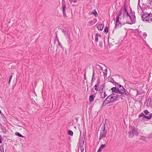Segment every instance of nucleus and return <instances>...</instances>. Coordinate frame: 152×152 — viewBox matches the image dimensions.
I'll list each match as a JSON object with an SVG mask.
<instances>
[{"instance_id": "nucleus-1", "label": "nucleus", "mask_w": 152, "mask_h": 152, "mask_svg": "<svg viewBox=\"0 0 152 152\" xmlns=\"http://www.w3.org/2000/svg\"><path fill=\"white\" fill-rule=\"evenodd\" d=\"M127 7H126V5H124V7L121 8L119 13L116 17V22H119V19H120V17L121 16L122 14H123V19L126 17H129L131 21V22L130 23L126 21V23L132 24L134 23V20H132L131 16L129 13L128 11L127 10Z\"/></svg>"}, {"instance_id": "nucleus-2", "label": "nucleus", "mask_w": 152, "mask_h": 152, "mask_svg": "<svg viewBox=\"0 0 152 152\" xmlns=\"http://www.w3.org/2000/svg\"><path fill=\"white\" fill-rule=\"evenodd\" d=\"M141 10L142 12V14H140L141 15L142 20L144 22L152 23V13L143 12L142 10Z\"/></svg>"}, {"instance_id": "nucleus-3", "label": "nucleus", "mask_w": 152, "mask_h": 152, "mask_svg": "<svg viewBox=\"0 0 152 152\" xmlns=\"http://www.w3.org/2000/svg\"><path fill=\"white\" fill-rule=\"evenodd\" d=\"M112 92H115L116 94H119L120 95H119V99L121 98V100H125L126 99V97L125 96V93L119 90L118 88H117L116 87H113L111 89Z\"/></svg>"}, {"instance_id": "nucleus-4", "label": "nucleus", "mask_w": 152, "mask_h": 152, "mask_svg": "<svg viewBox=\"0 0 152 152\" xmlns=\"http://www.w3.org/2000/svg\"><path fill=\"white\" fill-rule=\"evenodd\" d=\"M138 131V129L134 126H129V137L132 138L134 134L137 133Z\"/></svg>"}, {"instance_id": "nucleus-5", "label": "nucleus", "mask_w": 152, "mask_h": 152, "mask_svg": "<svg viewBox=\"0 0 152 152\" xmlns=\"http://www.w3.org/2000/svg\"><path fill=\"white\" fill-rule=\"evenodd\" d=\"M105 85L104 83L101 85V88L99 90V94L101 98L104 99L107 96L105 91H104V88L105 87Z\"/></svg>"}, {"instance_id": "nucleus-6", "label": "nucleus", "mask_w": 152, "mask_h": 152, "mask_svg": "<svg viewBox=\"0 0 152 152\" xmlns=\"http://www.w3.org/2000/svg\"><path fill=\"white\" fill-rule=\"evenodd\" d=\"M118 85L119 87H118L117 88H119V91L124 92L125 95L128 96L129 95V92L126 90L120 84H118Z\"/></svg>"}, {"instance_id": "nucleus-7", "label": "nucleus", "mask_w": 152, "mask_h": 152, "mask_svg": "<svg viewBox=\"0 0 152 152\" xmlns=\"http://www.w3.org/2000/svg\"><path fill=\"white\" fill-rule=\"evenodd\" d=\"M62 4L63 15L64 17H66V14L65 12V9L66 8V4L65 1H62Z\"/></svg>"}, {"instance_id": "nucleus-8", "label": "nucleus", "mask_w": 152, "mask_h": 152, "mask_svg": "<svg viewBox=\"0 0 152 152\" xmlns=\"http://www.w3.org/2000/svg\"><path fill=\"white\" fill-rule=\"evenodd\" d=\"M125 23H121V22L119 20V22H116V18L115 22V28H118L121 27L123 25L125 24Z\"/></svg>"}, {"instance_id": "nucleus-9", "label": "nucleus", "mask_w": 152, "mask_h": 152, "mask_svg": "<svg viewBox=\"0 0 152 152\" xmlns=\"http://www.w3.org/2000/svg\"><path fill=\"white\" fill-rule=\"evenodd\" d=\"M106 132H100L99 139L100 140L106 137Z\"/></svg>"}, {"instance_id": "nucleus-10", "label": "nucleus", "mask_w": 152, "mask_h": 152, "mask_svg": "<svg viewBox=\"0 0 152 152\" xmlns=\"http://www.w3.org/2000/svg\"><path fill=\"white\" fill-rule=\"evenodd\" d=\"M96 26L97 28L99 30L102 31L104 27V25H102V24H96Z\"/></svg>"}, {"instance_id": "nucleus-11", "label": "nucleus", "mask_w": 152, "mask_h": 152, "mask_svg": "<svg viewBox=\"0 0 152 152\" xmlns=\"http://www.w3.org/2000/svg\"><path fill=\"white\" fill-rule=\"evenodd\" d=\"M139 118H141V117H143L145 118L148 120H150L151 119L150 116H147L145 115L143 113H140V114L138 116Z\"/></svg>"}, {"instance_id": "nucleus-12", "label": "nucleus", "mask_w": 152, "mask_h": 152, "mask_svg": "<svg viewBox=\"0 0 152 152\" xmlns=\"http://www.w3.org/2000/svg\"><path fill=\"white\" fill-rule=\"evenodd\" d=\"M104 102H107V103H106V104H108L111 102L110 95L108 96L106 98V99L104 100Z\"/></svg>"}, {"instance_id": "nucleus-13", "label": "nucleus", "mask_w": 152, "mask_h": 152, "mask_svg": "<svg viewBox=\"0 0 152 152\" xmlns=\"http://www.w3.org/2000/svg\"><path fill=\"white\" fill-rule=\"evenodd\" d=\"M108 80L109 82H110L112 83L115 86H116L117 85H118V84L113 79L112 77H110V78L108 79Z\"/></svg>"}, {"instance_id": "nucleus-14", "label": "nucleus", "mask_w": 152, "mask_h": 152, "mask_svg": "<svg viewBox=\"0 0 152 152\" xmlns=\"http://www.w3.org/2000/svg\"><path fill=\"white\" fill-rule=\"evenodd\" d=\"M96 93H95V95L92 94L91 95L89 96V100L90 102H92L94 99V98L95 97V95L96 94Z\"/></svg>"}, {"instance_id": "nucleus-15", "label": "nucleus", "mask_w": 152, "mask_h": 152, "mask_svg": "<svg viewBox=\"0 0 152 152\" xmlns=\"http://www.w3.org/2000/svg\"><path fill=\"white\" fill-rule=\"evenodd\" d=\"M114 94V93H113L110 95L111 102H115V101H117L115 99Z\"/></svg>"}, {"instance_id": "nucleus-16", "label": "nucleus", "mask_w": 152, "mask_h": 152, "mask_svg": "<svg viewBox=\"0 0 152 152\" xmlns=\"http://www.w3.org/2000/svg\"><path fill=\"white\" fill-rule=\"evenodd\" d=\"M93 75H92V80H91V83H93L95 80V78L94 77V76H95V73L94 69V68L93 69Z\"/></svg>"}, {"instance_id": "nucleus-17", "label": "nucleus", "mask_w": 152, "mask_h": 152, "mask_svg": "<svg viewBox=\"0 0 152 152\" xmlns=\"http://www.w3.org/2000/svg\"><path fill=\"white\" fill-rule=\"evenodd\" d=\"M61 30L62 32L64 33L65 37H66L67 34H70L69 33V31H68V30L65 31L63 29H61Z\"/></svg>"}, {"instance_id": "nucleus-18", "label": "nucleus", "mask_w": 152, "mask_h": 152, "mask_svg": "<svg viewBox=\"0 0 152 152\" xmlns=\"http://www.w3.org/2000/svg\"><path fill=\"white\" fill-rule=\"evenodd\" d=\"M151 98L150 97H149L147 101V105L146 106L148 107L151 104Z\"/></svg>"}, {"instance_id": "nucleus-19", "label": "nucleus", "mask_w": 152, "mask_h": 152, "mask_svg": "<svg viewBox=\"0 0 152 152\" xmlns=\"http://www.w3.org/2000/svg\"><path fill=\"white\" fill-rule=\"evenodd\" d=\"M98 37H102V36L100 34L97 33L95 35V41L96 42H98Z\"/></svg>"}, {"instance_id": "nucleus-20", "label": "nucleus", "mask_w": 152, "mask_h": 152, "mask_svg": "<svg viewBox=\"0 0 152 152\" xmlns=\"http://www.w3.org/2000/svg\"><path fill=\"white\" fill-rule=\"evenodd\" d=\"M84 145V140H82V143H81L80 145V151L81 152H83L84 151V148L83 147Z\"/></svg>"}, {"instance_id": "nucleus-21", "label": "nucleus", "mask_w": 152, "mask_h": 152, "mask_svg": "<svg viewBox=\"0 0 152 152\" xmlns=\"http://www.w3.org/2000/svg\"><path fill=\"white\" fill-rule=\"evenodd\" d=\"M67 40V42L69 43H70L72 42V40L71 39V38L70 36V34H67L66 36V37Z\"/></svg>"}, {"instance_id": "nucleus-22", "label": "nucleus", "mask_w": 152, "mask_h": 152, "mask_svg": "<svg viewBox=\"0 0 152 152\" xmlns=\"http://www.w3.org/2000/svg\"><path fill=\"white\" fill-rule=\"evenodd\" d=\"M118 94H114V97H115V99L116 100L118 101L119 99V95Z\"/></svg>"}, {"instance_id": "nucleus-23", "label": "nucleus", "mask_w": 152, "mask_h": 152, "mask_svg": "<svg viewBox=\"0 0 152 152\" xmlns=\"http://www.w3.org/2000/svg\"><path fill=\"white\" fill-rule=\"evenodd\" d=\"M91 14L94 15V16L96 17L98 15L97 13V12L96 11V10L95 9L94 10H93V11L91 13Z\"/></svg>"}, {"instance_id": "nucleus-24", "label": "nucleus", "mask_w": 152, "mask_h": 152, "mask_svg": "<svg viewBox=\"0 0 152 152\" xmlns=\"http://www.w3.org/2000/svg\"><path fill=\"white\" fill-rule=\"evenodd\" d=\"M15 134L17 136H18L20 137L23 138L24 136L22 135L20 133L18 132H16L15 133Z\"/></svg>"}, {"instance_id": "nucleus-25", "label": "nucleus", "mask_w": 152, "mask_h": 152, "mask_svg": "<svg viewBox=\"0 0 152 152\" xmlns=\"http://www.w3.org/2000/svg\"><path fill=\"white\" fill-rule=\"evenodd\" d=\"M132 18V20H134V23L135 21V16L134 15V12L133 13H132V15H131Z\"/></svg>"}, {"instance_id": "nucleus-26", "label": "nucleus", "mask_w": 152, "mask_h": 152, "mask_svg": "<svg viewBox=\"0 0 152 152\" xmlns=\"http://www.w3.org/2000/svg\"><path fill=\"white\" fill-rule=\"evenodd\" d=\"M68 134H69L71 136H72L73 134V132L70 130H68Z\"/></svg>"}, {"instance_id": "nucleus-27", "label": "nucleus", "mask_w": 152, "mask_h": 152, "mask_svg": "<svg viewBox=\"0 0 152 152\" xmlns=\"http://www.w3.org/2000/svg\"><path fill=\"white\" fill-rule=\"evenodd\" d=\"M103 125L104 126H103V127H102L101 128H102V129L103 128L102 131L101 132H106L105 131V124H103Z\"/></svg>"}, {"instance_id": "nucleus-28", "label": "nucleus", "mask_w": 152, "mask_h": 152, "mask_svg": "<svg viewBox=\"0 0 152 152\" xmlns=\"http://www.w3.org/2000/svg\"><path fill=\"white\" fill-rule=\"evenodd\" d=\"M100 80L99 78L97 81V83L95 85H97V86H99L100 85Z\"/></svg>"}, {"instance_id": "nucleus-29", "label": "nucleus", "mask_w": 152, "mask_h": 152, "mask_svg": "<svg viewBox=\"0 0 152 152\" xmlns=\"http://www.w3.org/2000/svg\"><path fill=\"white\" fill-rule=\"evenodd\" d=\"M104 32L105 34L107 33L108 32V28L107 26H106L104 28Z\"/></svg>"}, {"instance_id": "nucleus-30", "label": "nucleus", "mask_w": 152, "mask_h": 152, "mask_svg": "<svg viewBox=\"0 0 152 152\" xmlns=\"http://www.w3.org/2000/svg\"><path fill=\"white\" fill-rule=\"evenodd\" d=\"M99 46L101 48L103 46V42L102 41H99Z\"/></svg>"}, {"instance_id": "nucleus-31", "label": "nucleus", "mask_w": 152, "mask_h": 152, "mask_svg": "<svg viewBox=\"0 0 152 152\" xmlns=\"http://www.w3.org/2000/svg\"><path fill=\"white\" fill-rule=\"evenodd\" d=\"M78 0H69V1H70L71 3L73 2L74 3H76Z\"/></svg>"}, {"instance_id": "nucleus-32", "label": "nucleus", "mask_w": 152, "mask_h": 152, "mask_svg": "<svg viewBox=\"0 0 152 152\" xmlns=\"http://www.w3.org/2000/svg\"><path fill=\"white\" fill-rule=\"evenodd\" d=\"M105 145H106L105 144H102L100 146L99 148H100L102 150V149L104 148V147L105 146Z\"/></svg>"}, {"instance_id": "nucleus-33", "label": "nucleus", "mask_w": 152, "mask_h": 152, "mask_svg": "<svg viewBox=\"0 0 152 152\" xmlns=\"http://www.w3.org/2000/svg\"><path fill=\"white\" fill-rule=\"evenodd\" d=\"M140 139L141 140H143L144 141L146 139V138L144 136H141L140 137Z\"/></svg>"}, {"instance_id": "nucleus-34", "label": "nucleus", "mask_w": 152, "mask_h": 152, "mask_svg": "<svg viewBox=\"0 0 152 152\" xmlns=\"http://www.w3.org/2000/svg\"><path fill=\"white\" fill-rule=\"evenodd\" d=\"M58 45L60 46L61 48L63 50H64L63 47L62 45L61 44L58 38Z\"/></svg>"}, {"instance_id": "nucleus-35", "label": "nucleus", "mask_w": 152, "mask_h": 152, "mask_svg": "<svg viewBox=\"0 0 152 152\" xmlns=\"http://www.w3.org/2000/svg\"><path fill=\"white\" fill-rule=\"evenodd\" d=\"M144 112L146 115H148L149 113V111L147 110H145Z\"/></svg>"}, {"instance_id": "nucleus-36", "label": "nucleus", "mask_w": 152, "mask_h": 152, "mask_svg": "<svg viewBox=\"0 0 152 152\" xmlns=\"http://www.w3.org/2000/svg\"><path fill=\"white\" fill-rule=\"evenodd\" d=\"M0 152H4V148L3 147L1 146L0 147Z\"/></svg>"}, {"instance_id": "nucleus-37", "label": "nucleus", "mask_w": 152, "mask_h": 152, "mask_svg": "<svg viewBox=\"0 0 152 152\" xmlns=\"http://www.w3.org/2000/svg\"><path fill=\"white\" fill-rule=\"evenodd\" d=\"M98 87H99L98 86H97V85H95L94 86V89L96 91H97L98 90Z\"/></svg>"}, {"instance_id": "nucleus-38", "label": "nucleus", "mask_w": 152, "mask_h": 152, "mask_svg": "<svg viewBox=\"0 0 152 152\" xmlns=\"http://www.w3.org/2000/svg\"><path fill=\"white\" fill-rule=\"evenodd\" d=\"M1 129L3 131L5 132L6 131V129H4V127L3 126L1 127Z\"/></svg>"}, {"instance_id": "nucleus-39", "label": "nucleus", "mask_w": 152, "mask_h": 152, "mask_svg": "<svg viewBox=\"0 0 152 152\" xmlns=\"http://www.w3.org/2000/svg\"><path fill=\"white\" fill-rule=\"evenodd\" d=\"M2 141V138L1 136L0 135V144L1 143Z\"/></svg>"}, {"instance_id": "nucleus-40", "label": "nucleus", "mask_w": 152, "mask_h": 152, "mask_svg": "<svg viewBox=\"0 0 152 152\" xmlns=\"http://www.w3.org/2000/svg\"><path fill=\"white\" fill-rule=\"evenodd\" d=\"M107 75V72H105V73L104 72V78H105V77H106Z\"/></svg>"}, {"instance_id": "nucleus-41", "label": "nucleus", "mask_w": 152, "mask_h": 152, "mask_svg": "<svg viewBox=\"0 0 152 152\" xmlns=\"http://www.w3.org/2000/svg\"><path fill=\"white\" fill-rule=\"evenodd\" d=\"M106 102H104V101L103 103L102 104V106H105V104H106Z\"/></svg>"}, {"instance_id": "nucleus-42", "label": "nucleus", "mask_w": 152, "mask_h": 152, "mask_svg": "<svg viewBox=\"0 0 152 152\" xmlns=\"http://www.w3.org/2000/svg\"><path fill=\"white\" fill-rule=\"evenodd\" d=\"M102 151V150L100 148H99L97 152H101Z\"/></svg>"}, {"instance_id": "nucleus-43", "label": "nucleus", "mask_w": 152, "mask_h": 152, "mask_svg": "<svg viewBox=\"0 0 152 152\" xmlns=\"http://www.w3.org/2000/svg\"><path fill=\"white\" fill-rule=\"evenodd\" d=\"M143 36L145 37L147 36V34L146 33H144L143 34Z\"/></svg>"}, {"instance_id": "nucleus-44", "label": "nucleus", "mask_w": 152, "mask_h": 152, "mask_svg": "<svg viewBox=\"0 0 152 152\" xmlns=\"http://www.w3.org/2000/svg\"><path fill=\"white\" fill-rule=\"evenodd\" d=\"M84 79L85 80L86 79V72H85V74L84 75Z\"/></svg>"}, {"instance_id": "nucleus-45", "label": "nucleus", "mask_w": 152, "mask_h": 152, "mask_svg": "<svg viewBox=\"0 0 152 152\" xmlns=\"http://www.w3.org/2000/svg\"><path fill=\"white\" fill-rule=\"evenodd\" d=\"M11 81V80H10V79H9V81H8V84L9 85H10V83Z\"/></svg>"}, {"instance_id": "nucleus-46", "label": "nucleus", "mask_w": 152, "mask_h": 152, "mask_svg": "<svg viewBox=\"0 0 152 152\" xmlns=\"http://www.w3.org/2000/svg\"><path fill=\"white\" fill-rule=\"evenodd\" d=\"M149 115L150 117L151 118V119L152 118V113H150Z\"/></svg>"}, {"instance_id": "nucleus-47", "label": "nucleus", "mask_w": 152, "mask_h": 152, "mask_svg": "<svg viewBox=\"0 0 152 152\" xmlns=\"http://www.w3.org/2000/svg\"><path fill=\"white\" fill-rule=\"evenodd\" d=\"M149 4H151V3L152 2V1L151 0H149V1H148Z\"/></svg>"}, {"instance_id": "nucleus-48", "label": "nucleus", "mask_w": 152, "mask_h": 152, "mask_svg": "<svg viewBox=\"0 0 152 152\" xmlns=\"http://www.w3.org/2000/svg\"><path fill=\"white\" fill-rule=\"evenodd\" d=\"M55 33L56 36V37L57 38V39H58V38L57 37V32H55Z\"/></svg>"}, {"instance_id": "nucleus-49", "label": "nucleus", "mask_w": 152, "mask_h": 152, "mask_svg": "<svg viewBox=\"0 0 152 152\" xmlns=\"http://www.w3.org/2000/svg\"><path fill=\"white\" fill-rule=\"evenodd\" d=\"M12 75H11L9 78V79H10V80H11V79H12Z\"/></svg>"}, {"instance_id": "nucleus-50", "label": "nucleus", "mask_w": 152, "mask_h": 152, "mask_svg": "<svg viewBox=\"0 0 152 152\" xmlns=\"http://www.w3.org/2000/svg\"><path fill=\"white\" fill-rule=\"evenodd\" d=\"M91 92H94V88H93L91 89Z\"/></svg>"}, {"instance_id": "nucleus-51", "label": "nucleus", "mask_w": 152, "mask_h": 152, "mask_svg": "<svg viewBox=\"0 0 152 152\" xmlns=\"http://www.w3.org/2000/svg\"><path fill=\"white\" fill-rule=\"evenodd\" d=\"M93 21L92 20H91L89 21V23H93Z\"/></svg>"}, {"instance_id": "nucleus-52", "label": "nucleus", "mask_w": 152, "mask_h": 152, "mask_svg": "<svg viewBox=\"0 0 152 152\" xmlns=\"http://www.w3.org/2000/svg\"><path fill=\"white\" fill-rule=\"evenodd\" d=\"M104 72H107V69H105L104 70Z\"/></svg>"}, {"instance_id": "nucleus-53", "label": "nucleus", "mask_w": 152, "mask_h": 152, "mask_svg": "<svg viewBox=\"0 0 152 152\" xmlns=\"http://www.w3.org/2000/svg\"><path fill=\"white\" fill-rule=\"evenodd\" d=\"M140 94H139V93H138V91H137V95H139Z\"/></svg>"}, {"instance_id": "nucleus-54", "label": "nucleus", "mask_w": 152, "mask_h": 152, "mask_svg": "<svg viewBox=\"0 0 152 152\" xmlns=\"http://www.w3.org/2000/svg\"><path fill=\"white\" fill-rule=\"evenodd\" d=\"M1 111L0 110V114H1Z\"/></svg>"}, {"instance_id": "nucleus-55", "label": "nucleus", "mask_w": 152, "mask_h": 152, "mask_svg": "<svg viewBox=\"0 0 152 152\" xmlns=\"http://www.w3.org/2000/svg\"><path fill=\"white\" fill-rule=\"evenodd\" d=\"M91 86H92L93 85V83H91Z\"/></svg>"}, {"instance_id": "nucleus-56", "label": "nucleus", "mask_w": 152, "mask_h": 152, "mask_svg": "<svg viewBox=\"0 0 152 152\" xmlns=\"http://www.w3.org/2000/svg\"><path fill=\"white\" fill-rule=\"evenodd\" d=\"M76 119L77 121L78 120V119H77V118H76Z\"/></svg>"}, {"instance_id": "nucleus-57", "label": "nucleus", "mask_w": 152, "mask_h": 152, "mask_svg": "<svg viewBox=\"0 0 152 152\" xmlns=\"http://www.w3.org/2000/svg\"><path fill=\"white\" fill-rule=\"evenodd\" d=\"M139 6L140 7L141 9V6L140 5H139Z\"/></svg>"}, {"instance_id": "nucleus-58", "label": "nucleus", "mask_w": 152, "mask_h": 152, "mask_svg": "<svg viewBox=\"0 0 152 152\" xmlns=\"http://www.w3.org/2000/svg\"><path fill=\"white\" fill-rule=\"evenodd\" d=\"M62 0V1H65L64 0Z\"/></svg>"}, {"instance_id": "nucleus-59", "label": "nucleus", "mask_w": 152, "mask_h": 152, "mask_svg": "<svg viewBox=\"0 0 152 152\" xmlns=\"http://www.w3.org/2000/svg\"><path fill=\"white\" fill-rule=\"evenodd\" d=\"M138 4H139V1H138Z\"/></svg>"}, {"instance_id": "nucleus-60", "label": "nucleus", "mask_w": 152, "mask_h": 152, "mask_svg": "<svg viewBox=\"0 0 152 152\" xmlns=\"http://www.w3.org/2000/svg\"><path fill=\"white\" fill-rule=\"evenodd\" d=\"M138 13L139 14V10H138Z\"/></svg>"}, {"instance_id": "nucleus-61", "label": "nucleus", "mask_w": 152, "mask_h": 152, "mask_svg": "<svg viewBox=\"0 0 152 152\" xmlns=\"http://www.w3.org/2000/svg\"><path fill=\"white\" fill-rule=\"evenodd\" d=\"M139 9V8H138V7H137V10H138Z\"/></svg>"}, {"instance_id": "nucleus-62", "label": "nucleus", "mask_w": 152, "mask_h": 152, "mask_svg": "<svg viewBox=\"0 0 152 152\" xmlns=\"http://www.w3.org/2000/svg\"><path fill=\"white\" fill-rule=\"evenodd\" d=\"M104 95V94L103 95V96Z\"/></svg>"}, {"instance_id": "nucleus-63", "label": "nucleus", "mask_w": 152, "mask_h": 152, "mask_svg": "<svg viewBox=\"0 0 152 152\" xmlns=\"http://www.w3.org/2000/svg\"><path fill=\"white\" fill-rule=\"evenodd\" d=\"M151 1H152V0H151Z\"/></svg>"}]
</instances>
